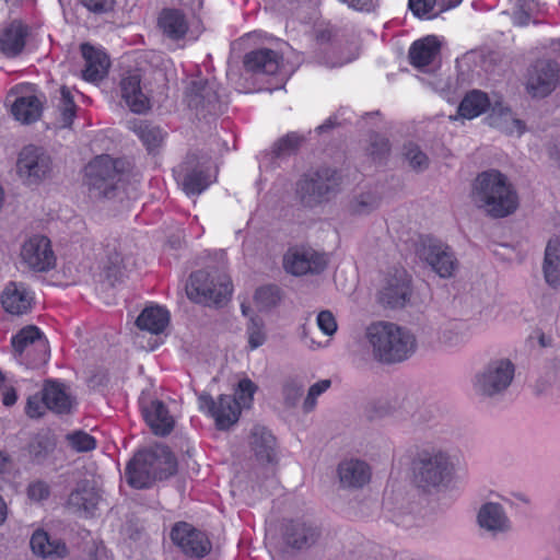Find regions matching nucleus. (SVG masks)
<instances>
[{"mask_svg": "<svg viewBox=\"0 0 560 560\" xmlns=\"http://www.w3.org/2000/svg\"><path fill=\"white\" fill-rule=\"evenodd\" d=\"M470 197L487 215L505 218L518 207V197L508 177L498 170L481 172L474 179Z\"/></svg>", "mask_w": 560, "mask_h": 560, "instance_id": "obj_1", "label": "nucleus"}, {"mask_svg": "<svg viewBox=\"0 0 560 560\" xmlns=\"http://www.w3.org/2000/svg\"><path fill=\"white\" fill-rule=\"evenodd\" d=\"M177 471V460L166 445L139 451L127 464L126 481L136 489L149 488L156 480L166 479Z\"/></svg>", "mask_w": 560, "mask_h": 560, "instance_id": "obj_2", "label": "nucleus"}, {"mask_svg": "<svg viewBox=\"0 0 560 560\" xmlns=\"http://www.w3.org/2000/svg\"><path fill=\"white\" fill-rule=\"evenodd\" d=\"M366 338L374 357L385 363L408 359L416 350V338L407 329L394 323L377 322L366 328Z\"/></svg>", "mask_w": 560, "mask_h": 560, "instance_id": "obj_3", "label": "nucleus"}, {"mask_svg": "<svg viewBox=\"0 0 560 560\" xmlns=\"http://www.w3.org/2000/svg\"><path fill=\"white\" fill-rule=\"evenodd\" d=\"M128 163L109 155H100L91 161L85 168L86 184L93 197L122 200V176Z\"/></svg>", "mask_w": 560, "mask_h": 560, "instance_id": "obj_4", "label": "nucleus"}, {"mask_svg": "<svg viewBox=\"0 0 560 560\" xmlns=\"http://www.w3.org/2000/svg\"><path fill=\"white\" fill-rule=\"evenodd\" d=\"M413 481L424 492L440 490L452 481L454 465L447 453L441 450H424L412 463Z\"/></svg>", "mask_w": 560, "mask_h": 560, "instance_id": "obj_5", "label": "nucleus"}, {"mask_svg": "<svg viewBox=\"0 0 560 560\" xmlns=\"http://www.w3.org/2000/svg\"><path fill=\"white\" fill-rule=\"evenodd\" d=\"M341 177L336 170L319 168L311 176L301 178L298 183L296 194L306 207H313L336 195Z\"/></svg>", "mask_w": 560, "mask_h": 560, "instance_id": "obj_6", "label": "nucleus"}, {"mask_svg": "<svg viewBox=\"0 0 560 560\" xmlns=\"http://www.w3.org/2000/svg\"><path fill=\"white\" fill-rule=\"evenodd\" d=\"M186 293L196 303L222 306L232 293V285L226 278L219 279L215 282L209 272L197 270L190 275Z\"/></svg>", "mask_w": 560, "mask_h": 560, "instance_id": "obj_7", "label": "nucleus"}, {"mask_svg": "<svg viewBox=\"0 0 560 560\" xmlns=\"http://www.w3.org/2000/svg\"><path fill=\"white\" fill-rule=\"evenodd\" d=\"M514 364L508 359L490 361L476 374L474 387L483 397L502 395L514 378Z\"/></svg>", "mask_w": 560, "mask_h": 560, "instance_id": "obj_8", "label": "nucleus"}, {"mask_svg": "<svg viewBox=\"0 0 560 560\" xmlns=\"http://www.w3.org/2000/svg\"><path fill=\"white\" fill-rule=\"evenodd\" d=\"M416 253L420 260L424 261L442 278L453 276L457 259L451 247L432 236L421 237L417 244Z\"/></svg>", "mask_w": 560, "mask_h": 560, "instance_id": "obj_9", "label": "nucleus"}, {"mask_svg": "<svg viewBox=\"0 0 560 560\" xmlns=\"http://www.w3.org/2000/svg\"><path fill=\"white\" fill-rule=\"evenodd\" d=\"M52 171L50 156L35 145L24 147L16 161V173L26 184H38L48 178Z\"/></svg>", "mask_w": 560, "mask_h": 560, "instance_id": "obj_10", "label": "nucleus"}, {"mask_svg": "<svg viewBox=\"0 0 560 560\" xmlns=\"http://www.w3.org/2000/svg\"><path fill=\"white\" fill-rule=\"evenodd\" d=\"M560 82V66L550 59H538L528 69L525 88L533 97H546Z\"/></svg>", "mask_w": 560, "mask_h": 560, "instance_id": "obj_11", "label": "nucleus"}, {"mask_svg": "<svg viewBox=\"0 0 560 560\" xmlns=\"http://www.w3.org/2000/svg\"><path fill=\"white\" fill-rule=\"evenodd\" d=\"M21 258L27 268L37 272L47 271L56 264L50 241L43 235H34L23 243Z\"/></svg>", "mask_w": 560, "mask_h": 560, "instance_id": "obj_12", "label": "nucleus"}, {"mask_svg": "<svg viewBox=\"0 0 560 560\" xmlns=\"http://www.w3.org/2000/svg\"><path fill=\"white\" fill-rule=\"evenodd\" d=\"M185 100L190 109L197 116L217 115L221 110V104L217 90L206 81H191L186 88Z\"/></svg>", "mask_w": 560, "mask_h": 560, "instance_id": "obj_13", "label": "nucleus"}, {"mask_svg": "<svg viewBox=\"0 0 560 560\" xmlns=\"http://www.w3.org/2000/svg\"><path fill=\"white\" fill-rule=\"evenodd\" d=\"M102 500L101 490L95 480L82 479L70 492L66 508L80 516L91 517Z\"/></svg>", "mask_w": 560, "mask_h": 560, "instance_id": "obj_14", "label": "nucleus"}, {"mask_svg": "<svg viewBox=\"0 0 560 560\" xmlns=\"http://www.w3.org/2000/svg\"><path fill=\"white\" fill-rule=\"evenodd\" d=\"M200 409H206L215 420L217 428L226 430L237 422L241 407L236 398L229 395H220L218 401L203 393L199 396Z\"/></svg>", "mask_w": 560, "mask_h": 560, "instance_id": "obj_15", "label": "nucleus"}, {"mask_svg": "<svg viewBox=\"0 0 560 560\" xmlns=\"http://www.w3.org/2000/svg\"><path fill=\"white\" fill-rule=\"evenodd\" d=\"M283 265L294 276L320 273L327 266V257L311 247H301L290 250L284 256Z\"/></svg>", "mask_w": 560, "mask_h": 560, "instance_id": "obj_16", "label": "nucleus"}, {"mask_svg": "<svg viewBox=\"0 0 560 560\" xmlns=\"http://www.w3.org/2000/svg\"><path fill=\"white\" fill-rule=\"evenodd\" d=\"M171 538L182 551L191 558H203L211 550L207 535L187 523H179L171 532Z\"/></svg>", "mask_w": 560, "mask_h": 560, "instance_id": "obj_17", "label": "nucleus"}, {"mask_svg": "<svg viewBox=\"0 0 560 560\" xmlns=\"http://www.w3.org/2000/svg\"><path fill=\"white\" fill-rule=\"evenodd\" d=\"M12 347L19 357H23L25 350L34 348L35 359L33 363L35 365H44L49 357V345L44 334L33 325H28L22 328L12 338Z\"/></svg>", "mask_w": 560, "mask_h": 560, "instance_id": "obj_18", "label": "nucleus"}, {"mask_svg": "<svg viewBox=\"0 0 560 560\" xmlns=\"http://www.w3.org/2000/svg\"><path fill=\"white\" fill-rule=\"evenodd\" d=\"M410 282L411 280L405 271L390 276L378 292V302L390 308L404 307L411 295Z\"/></svg>", "mask_w": 560, "mask_h": 560, "instance_id": "obj_19", "label": "nucleus"}, {"mask_svg": "<svg viewBox=\"0 0 560 560\" xmlns=\"http://www.w3.org/2000/svg\"><path fill=\"white\" fill-rule=\"evenodd\" d=\"M182 167L185 172L183 189L187 195H199L212 183L210 168L200 164L196 156H188Z\"/></svg>", "mask_w": 560, "mask_h": 560, "instance_id": "obj_20", "label": "nucleus"}, {"mask_svg": "<svg viewBox=\"0 0 560 560\" xmlns=\"http://www.w3.org/2000/svg\"><path fill=\"white\" fill-rule=\"evenodd\" d=\"M33 293L22 282H10L1 294V304L12 315H23L31 311Z\"/></svg>", "mask_w": 560, "mask_h": 560, "instance_id": "obj_21", "label": "nucleus"}, {"mask_svg": "<svg viewBox=\"0 0 560 560\" xmlns=\"http://www.w3.org/2000/svg\"><path fill=\"white\" fill-rule=\"evenodd\" d=\"M120 96L126 106L136 114H144L150 109V100L141 88V77L129 73L120 81Z\"/></svg>", "mask_w": 560, "mask_h": 560, "instance_id": "obj_22", "label": "nucleus"}, {"mask_svg": "<svg viewBox=\"0 0 560 560\" xmlns=\"http://www.w3.org/2000/svg\"><path fill=\"white\" fill-rule=\"evenodd\" d=\"M338 476L343 488L360 489L371 480L372 471L361 459H346L338 465Z\"/></svg>", "mask_w": 560, "mask_h": 560, "instance_id": "obj_23", "label": "nucleus"}, {"mask_svg": "<svg viewBox=\"0 0 560 560\" xmlns=\"http://www.w3.org/2000/svg\"><path fill=\"white\" fill-rule=\"evenodd\" d=\"M80 48L85 60V68L82 71L83 79L89 82L102 80L110 66L109 57L102 49L89 43L81 44Z\"/></svg>", "mask_w": 560, "mask_h": 560, "instance_id": "obj_24", "label": "nucleus"}, {"mask_svg": "<svg viewBox=\"0 0 560 560\" xmlns=\"http://www.w3.org/2000/svg\"><path fill=\"white\" fill-rule=\"evenodd\" d=\"M44 404L47 409L59 413H69L74 405V398L67 387L55 381H47L43 387Z\"/></svg>", "mask_w": 560, "mask_h": 560, "instance_id": "obj_25", "label": "nucleus"}, {"mask_svg": "<svg viewBox=\"0 0 560 560\" xmlns=\"http://www.w3.org/2000/svg\"><path fill=\"white\" fill-rule=\"evenodd\" d=\"M319 535L318 527L312 524L291 522L285 526L284 540L294 549H306L317 541Z\"/></svg>", "mask_w": 560, "mask_h": 560, "instance_id": "obj_26", "label": "nucleus"}, {"mask_svg": "<svg viewBox=\"0 0 560 560\" xmlns=\"http://www.w3.org/2000/svg\"><path fill=\"white\" fill-rule=\"evenodd\" d=\"M144 419L156 435H167L174 428V419L168 415L166 406L160 400H152L142 408Z\"/></svg>", "mask_w": 560, "mask_h": 560, "instance_id": "obj_27", "label": "nucleus"}, {"mask_svg": "<svg viewBox=\"0 0 560 560\" xmlns=\"http://www.w3.org/2000/svg\"><path fill=\"white\" fill-rule=\"evenodd\" d=\"M488 122L491 127L499 129L506 135H522L525 129V124L516 118L512 110L503 106L501 102H495L491 106V113L488 116Z\"/></svg>", "mask_w": 560, "mask_h": 560, "instance_id": "obj_28", "label": "nucleus"}, {"mask_svg": "<svg viewBox=\"0 0 560 560\" xmlns=\"http://www.w3.org/2000/svg\"><path fill=\"white\" fill-rule=\"evenodd\" d=\"M542 272L551 288L560 287V240L558 237L550 238L546 245Z\"/></svg>", "mask_w": 560, "mask_h": 560, "instance_id": "obj_29", "label": "nucleus"}, {"mask_svg": "<svg viewBox=\"0 0 560 560\" xmlns=\"http://www.w3.org/2000/svg\"><path fill=\"white\" fill-rule=\"evenodd\" d=\"M441 43L436 37H421L409 49L411 65L421 68L434 61L440 52Z\"/></svg>", "mask_w": 560, "mask_h": 560, "instance_id": "obj_30", "label": "nucleus"}, {"mask_svg": "<svg viewBox=\"0 0 560 560\" xmlns=\"http://www.w3.org/2000/svg\"><path fill=\"white\" fill-rule=\"evenodd\" d=\"M35 555L43 558H63L68 553L67 546L60 539H50L44 530H36L30 541Z\"/></svg>", "mask_w": 560, "mask_h": 560, "instance_id": "obj_31", "label": "nucleus"}, {"mask_svg": "<svg viewBox=\"0 0 560 560\" xmlns=\"http://www.w3.org/2000/svg\"><path fill=\"white\" fill-rule=\"evenodd\" d=\"M252 447L258 460L271 463L276 457V438L264 427H255L252 432Z\"/></svg>", "mask_w": 560, "mask_h": 560, "instance_id": "obj_32", "label": "nucleus"}, {"mask_svg": "<svg viewBox=\"0 0 560 560\" xmlns=\"http://www.w3.org/2000/svg\"><path fill=\"white\" fill-rule=\"evenodd\" d=\"M158 25L165 35H186L188 32L186 14L176 8L163 9L159 14Z\"/></svg>", "mask_w": 560, "mask_h": 560, "instance_id": "obj_33", "label": "nucleus"}, {"mask_svg": "<svg viewBox=\"0 0 560 560\" xmlns=\"http://www.w3.org/2000/svg\"><path fill=\"white\" fill-rule=\"evenodd\" d=\"M478 523L490 532H504L509 528L508 517L498 503H486L478 513Z\"/></svg>", "mask_w": 560, "mask_h": 560, "instance_id": "obj_34", "label": "nucleus"}, {"mask_svg": "<svg viewBox=\"0 0 560 560\" xmlns=\"http://www.w3.org/2000/svg\"><path fill=\"white\" fill-rule=\"evenodd\" d=\"M244 67L255 73L273 74L278 70L277 55L270 49L252 51L245 56Z\"/></svg>", "mask_w": 560, "mask_h": 560, "instance_id": "obj_35", "label": "nucleus"}, {"mask_svg": "<svg viewBox=\"0 0 560 560\" xmlns=\"http://www.w3.org/2000/svg\"><path fill=\"white\" fill-rule=\"evenodd\" d=\"M168 312L160 306L145 307L136 320L139 329L161 334L168 324Z\"/></svg>", "mask_w": 560, "mask_h": 560, "instance_id": "obj_36", "label": "nucleus"}, {"mask_svg": "<svg viewBox=\"0 0 560 560\" xmlns=\"http://www.w3.org/2000/svg\"><path fill=\"white\" fill-rule=\"evenodd\" d=\"M490 106L491 103L487 93L472 90L462 100L457 113L463 118L472 119L485 113Z\"/></svg>", "mask_w": 560, "mask_h": 560, "instance_id": "obj_37", "label": "nucleus"}, {"mask_svg": "<svg viewBox=\"0 0 560 560\" xmlns=\"http://www.w3.org/2000/svg\"><path fill=\"white\" fill-rule=\"evenodd\" d=\"M42 110L43 105L35 95L18 97L11 107L15 119L23 124L36 121L40 117Z\"/></svg>", "mask_w": 560, "mask_h": 560, "instance_id": "obj_38", "label": "nucleus"}, {"mask_svg": "<svg viewBox=\"0 0 560 560\" xmlns=\"http://www.w3.org/2000/svg\"><path fill=\"white\" fill-rule=\"evenodd\" d=\"M381 202L382 196L376 189H366L352 197L348 210L353 215H368L378 209Z\"/></svg>", "mask_w": 560, "mask_h": 560, "instance_id": "obj_39", "label": "nucleus"}, {"mask_svg": "<svg viewBox=\"0 0 560 560\" xmlns=\"http://www.w3.org/2000/svg\"><path fill=\"white\" fill-rule=\"evenodd\" d=\"M132 130L141 139L149 151L158 148L163 140L162 130L147 121L139 120L133 122Z\"/></svg>", "mask_w": 560, "mask_h": 560, "instance_id": "obj_40", "label": "nucleus"}, {"mask_svg": "<svg viewBox=\"0 0 560 560\" xmlns=\"http://www.w3.org/2000/svg\"><path fill=\"white\" fill-rule=\"evenodd\" d=\"M55 445L49 433H38L28 444V452L34 462L42 463L54 451Z\"/></svg>", "mask_w": 560, "mask_h": 560, "instance_id": "obj_41", "label": "nucleus"}, {"mask_svg": "<svg viewBox=\"0 0 560 560\" xmlns=\"http://www.w3.org/2000/svg\"><path fill=\"white\" fill-rule=\"evenodd\" d=\"M402 156L409 167L417 173L425 171L430 165V159L427 153L413 142H408L404 145Z\"/></svg>", "mask_w": 560, "mask_h": 560, "instance_id": "obj_42", "label": "nucleus"}, {"mask_svg": "<svg viewBox=\"0 0 560 560\" xmlns=\"http://www.w3.org/2000/svg\"><path fill=\"white\" fill-rule=\"evenodd\" d=\"M365 151L373 161L381 162L389 154L390 144L385 136L377 132H370Z\"/></svg>", "mask_w": 560, "mask_h": 560, "instance_id": "obj_43", "label": "nucleus"}, {"mask_svg": "<svg viewBox=\"0 0 560 560\" xmlns=\"http://www.w3.org/2000/svg\"><path fill=\"white\" fill-rule=\"evenodd\" d=\"M305 137L296 132H290L280 138L272 147V155L282 158L295 153L304 143Z\"/></svg>", "mask_w": 560, "mask_h": 560, "instance_id": "obj_44", "label": "nucleus"}, {"mask_svg": "<svg viewBox=\"0 0 560 560\" xmlns=\"http://www.w3.org/2000/svg\"><path fill=\"white\" fill-rule=\"evenodd\" d=\"M124 259L116 249L108 250L106 259L103 262V272L106 279L114 284L124 275Z\"/></svg>", "mask_w": 560, "mask_h": 560, "instance_id": "obj_45", "label": "nucleus"}, {"mask_svg": "<svg viewBox=\"0 0 560 560\" xmlns=\"http://www.w3.org/2000/svg\"><path fill=\"white\" fill-rule=\"evenodd\" d=\"M408 8L415 16L422 20H432L442 12L440 0H408Z\"/></svg>", "mask_w": 560, "mask_h": 560, "instance_id": "obj_46", "label": "nucleus"}, {"mask_svg": "<svg viewBox=\"0 0 560 560\" xmlns=\"http://www.w3.org/2000/svg\"><path fill=\"white\" fill-rule=\"evenodd\" d=\"M254 299L259 310H269L280 302V289L272 284L261 287L256 290Z\"/></svg>", "mask_w": 560, "mask_h": 560, "instance_id": "obj_47", "label": "nucleus"}, {"mask_svg": "<svg viewBox=\"0 0 560 560\" xmlns=\"http://www.w3.org/2000/svg\"><path fill=\"white\" fill-rule=\"evenodd\" d=\"M264 320L256 315L249 316V324L247 326L248 343L252 349L260 347L266 340Z\"/></svg>", "mask_w": 560, "mask_h": 560, "instance_id": "obj_48", "label": "nucleus"}, {"mask_svg": "<svg viewBox=\"0 0 560 560\" xmlns=\"http://www.w3.org/2000/svg\"><path fill=\"white\" fill-rule=\"evenodd\" d=\"M303 384L296 380L290 378L285 381L282 387V395L284 405L288 408H293L298 405L303 393Z\"/></svg>", "mask_w": 560, "mask_h": 560, "instance_id": "obj_49", "label": "nucleus"}, {"mask_svg": "<svg viewBox=\"0 0 560 560\" xmlns=\"http://www.w3.org/2000/svg\"><path fill=\"white\" fill-rule=\"evenodd\" d=\"M67 440L70 446L77 452H89L94 450L96 445L95 439L83 431H75L68 434Z\"/></svg>", "mask_w": 560, "mask_h": 560, "instance_id": "obj_50", "label": "nucleus"}, {"mask_svg": "<svg viewBox=\"0 0 560 560\" xmlns=\"http://www.w3.org/2000/svg\"><path fill=\"white\" fill-rule=\"evenodd\" d=\"M61 115L63 127H70L75 116V104L71 91L67 86H61Z\"/></svg>", "mask_w": 560, "mask_h": 560, "instance_id": "obj_51", "label": "nucleus"}, {"mask_svg": "<svg viewBox=\"0 0 560 560\" xmlns=\"http://www.w3.org/2000/svg\"><path fill=\"white\" fill-rule=\"evenodd\" d=\"M25 37H0V52L7 58H13L25 47Z\"/></svg>", "mask_w": 560, "mask_h": 560, "instance_id": "obj_52", "label": "nucleus"}, {"mask_svg": "<svg viewBox=\"0 0 560 560\" xmlns=\"http://www.w3.org/2000/svg\"><path fill=\"white\" fill-rule=\"evenodd\" d=\"M330 380H322L310 387L307 396L303 402L304 412H310L314 409L316 405V398L324 392H326L330 387Z\"/></svg>", "mask_w": 560, "mask_h": 560, "instance_id": "obj_53", "label": "nucleus"}, {"mask_svg": "<svg viewBox=\"0 0 560 560\" xmlns=\"http://www.w3.org/2000/svg\"><path fill=\"white\" fill-rule=\"evenodd\" d=\"M257 386L248 378H244L238 383V392L236 400L240 402V407H248L253 395L256 392Z\"/></svg>", "mask_w": 560, "mask_h": 560, "instance_id": "obj_54", "label": "nucleus"}, {"mask_svg": "<svg viewBox=\"0 0 560 560\" xmlns=\"http://www.w3.org/2000/svg\"><path fill=\"white\" fill-rule=\"evenodd\" d=\"M319 329L327 336H331L337 330V322L330 311H322L317 316Z\"/></svg>", "mask_w": 560, "mask_h": 560, "instance_id": "obj_55", "label": "nucleus"}, {"mask_svg": "<svg viewBox=\"0 0 560 560\" xmlns=\"http://www.w3.org/2000/svg\"><path fill=\"white\" fill-rule=\"evenodd\" d=\"M47 407L44 404V392H40V395H34L28 397L26 404V413L31 418H38L45 413Z\"/></svg>", "mask_w": 560, "mask_h": 560, "instance_id": "obj_56", "label": "nucleus"}, {"mask_svg": "<svg viewBox=\"0 0 560 560\" xmlns=\"http://www.w3.org/2000/svg\"><path fill=\"white\" fill-rule=\"evenodd\" d=\"M90 11L95 13L107 12L113 9L114 0H80Z\"/></svg>", "mask_w": 560, "mask_h": 560, "instance_id": "obj_57", "label": "nucleus"}, {"mask_svg": "<svg viewBox=\"0 0 560 560\" xmlns=\"http://www.w3.org/2000/svg\"><path fill=\"white\" fill-rule=\"evenodd\" d=\"M27 493L32 500L40 501L49 495V488L45 482L36 481L30 485Z\"/></svg>", "mask_w": 560, "mask_h": 560, "instance_id": "obj_58", "label": "nucleus"}, {"mask_svg": "<svg viewBox=\"0 0 560 560\" xmlns=\"http://www.w3.org/2000/svg\"><path fill=\"white\" fill-rule=\"evenodd\" d=\"M1 35H28V26L21 20H13L3 28Z\"/></svg>", "mask_w": 560, "mask_h": 560, "instance_id": "obj_59", "label": "nucleus"}, {"mask_svg": "<svg viewBox=\"0 0 560 560\" xmlns=\"http://www.w3.org/2000/svg\"><path fill=\"white\" fill-rule=\"evenodd\" d=\"M347 2L351 8L359 10V11H365L370 12L374 9V0H343Z\"/></svg>", "mask_w": 560, "mask_h": 560, "instance_id": "obj_60", "label": "nucleus"}, {"mask_svg": "<svg viewBox=\"0 0 560 560\" xmlns=\"http://www.w3.org/2000/svg\"><path fill=\"white\" fill-rule=\"evenodd\" d=\"M338 121L336 120L335 117H330L328 118L324 124L319 125L315 131L317 133H325V132H329L330 130H332L334 128H336L338 126Z\"/></svg>", "mask_w": 560, "mask_h": 560, "instance_id": "obj_61", "label": "nucleus"}, {"mask_svg": "<svg viewBox=\"0 0 560 560\" xmlns=\"http://www.w3.org/2000/svg\"><path fill=\"white\" fill-rule=\"evenodd\" d=\"M16 401V393L13 388H9L4 392L2 402L5 406H12Z\"/></svg>", "mask_w": 560, "mask_h": 560, "instance_id": "obj_62", "label": "nucleus"}, {"mask_svg": "<svg viewBox=\"0 0 560 560\" xmlns=\"http://www.w3.org/2000/svg\"><path fill=\"white\" fill-rule=\"evenodd\" d=\"M463 0H440V11H447L456 8Z\"/></svg>", "mask_w": 560, "mask_h": 560, "instance_id": "obj_63", "label": "nucleus"}, {"mask_svg": "<svg viewBox=\"0 0 560 560\" xmlns=\"http://www.w3.org/2000/svg\"><path fill=\"white\" fill-rule=\"evenodd\" d=\"M22 360L26 362L27 365L31 368H38L39 365H35L33 363V360L35 359V352L34 348H28V350H25L23 357H20Z\"/></svg>", "mask_w": 560, "mask_h": 560, "instance_id": "obj_64", "label": "nucleus"}]
</instances>
